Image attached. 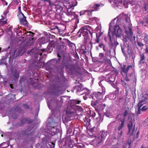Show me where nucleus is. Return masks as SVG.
<instances>
[{
	"label": "nucleus",
	"mask_w": 148,
	"mask_h": 148,
	"mask_svg": "<svg viewBox=\"0 0 148 148\" xmlns=\"http://www.w3.org/2000/svg\"><path fill=\"white\" fill-rule=\"evenodd\" d=\"M76 109H77V110H79V111H82V108L79 106H75Z\"/></svg>",
	"instance_id": "nucleus-47"
},
{
	"label": "nucleus",
	"mask_w": 148,
	"mask_h": 148,
	"mask_svg": "<svg viewBox=\"0 0 148 148\" xmlns=\"http://www.w3.org/2000/svg\"><path fill=\"white\" fill-rule=\"evenodd\" d=\"M141 110V109H138V111L137 112V114H141L140 111Z\"/></svg>",
	"instance_id": "nucleus-61"
},
{
	"label": "nucleus",
	"mask_w": 148,
	"mask_h": 148,
	"mask_svg": "<svg viewBox=\"0 0 148 148\" xmlns=\"http://www.w3.org/2000/svg\"><path fill=\"white\" fill-rule=\"evenodd\" d=\"M123 3L124 5L126 4H131L129 0H124Z\"/></svg>",
	"instance_id": "nucleus-39"
},
{
	"label": "nucleus",
	"mask_w": 148,
	"mask_h": 148,
	"mask_svg": "<svg viewBox=\"0 0 148 148\" xmlns=\"http://www.w3.org/2000/svg\"><path fill=\"white\" fill-rule=\"evenodd\" d=\"M81 102V101L77 100H73L71 101V103L75 104H79Z\"/></svg>",
	"instance_id": "nucleus-29"
},
{
	"label": "nucleus",
	"mask_w": 148,
	"mask_h": 148,
	"mask_svg": "<svg viewBox=\"0 0 148 148\" xmlns=\"http://www.w3.org/2000/svg\"><path fill=\"white\" fill-rule=\"evenodd\" d=\"M72 10V9H67V12H66V14L68 16H74V17L75 14L74 12L71 11Z\"/></svg>",
	"instance_id": "nucleus-20"
},
{
	"label": "nucleus",
	"mask_w": 148,
	"mask_h": 148,
	"mask_svg": "<svg viewBox=\"0 0 148 148\" xmlns=\"http://www.w3.org/2000/svg\"><path fill=\"white\" fill-rule=\"evenodd\" d=\"M133 121L132 119L130 120L129 122L127 125V127L129 129V132L132 135L133 134V133L135 131V129L134 128H132L133 126Z\"/></svg>",
	"instance_id": "nucleus-13"
},
{
	"label": "nucleus",
	"mask_w": 148,
	"mask_h": 148,
	"mask_svg": "<svg viewBox=\"0 0 148 148\" xmlns=\"http://www.w3.org/2000/svg\"><path fill=\"white\" fill-rule=\"evenodd\" d=\"M102 32H99L98 33H96V37H99V38L101 36Z\"/></svg>",
	"instance_id": "nucleus-46"
},
{
	"label": "nucleus",
	"mask_w": 148,
	"mask_h": 148,
	"mask_svg": "<svg viewBox=\"0 0 148 148\" xmlns=\"http://www.w3.org/2000/svg\"><path fill=\"white\" fill-rule=\"evenodd\" d=\"M121 47L122 52L123 53H125V48L126 47V46L124 45H121Z\"/></svg>",
	"instance_id": "nucleus-32"
},
{
	"label": "nucleus",
	"mask_w": 148,
	"mask_h": 148,
	"mask_svg": "<svg viewBox=\"0 0 148 148\" xmlns=\"http://www.w3.org/2000/svg\"><path fill=\"white\" fill-rule=\"evenodd\" d=\"M82 89H84L82 88V84H80L76 86L75 88V90L77 93L80 92H82Z\"/></svg>",
	"instance_id": "nucleus-19"
},
{
	"label": "nucleus",
	"mask_w": 148,
	"mask_h": 148,
	"mask_svg": "<svg viewBox=\"0 0 148 148\" xmlns=\"http://www.w3.org/2000/svg\"><path fill=\"white\" fill-rule=\"evenodd\" d=\"M147 108L145 106H143L141 108V110L143 111H144L146 110Z\"/></svg>",
	"instance_id": "nucleus-55"
},
{
	"label": "nucleus",
	"mask_w": 148,
	"mask_h": 148,
	"mask_svg": "<svg viewBox=\"0 0 148 148\" xmlns=\"http://www.w3.org/2000/svg\"><path fill=\"white\" fill-rule=\"evenodd\" d=\"M73 113L72 111H69L68 109L66 111V116L65 117V119L67 120V117L69 118L73 116Z\"/></svg>",
	"instance_id": "nucleus-21"
},
{
	"label": "nucleus",
	"mask_w": 148,
	"mask_h": 148,
	"mask_svg": "<svg viewBox=\"0 0 148 148\" xmlns=\"http://www.w3.org/2000/svg\"><path fill=\"white\" fill-rule=\"evenodd\" d=\"M85 10H83L81 11L80 12V15H84L85 14Z\"/></svg>",
	"instance_id": "nucleus-57"
},
{
	"label": "nucleus",
	"mask_w": 148,
	"mask_h": 148,
	"mask_svg": "<svg viewBox=\"0 0 148 148\" xmlns=\"http://www.w3.org/2000/svg\"><path fill=\"white\" fill-rule=\"evenodd\" d=\"M137 43L138 45L140 47H142L144 45V44H143L141 42L137 41Z\"/></svg>",
	"instance_id": "nucleus-45"
},
{
	"label": "nucleus",
	"mask_w": 148,
	"mask_h": 148,
	"mask_svg": "<svg viewBox=\"0 0 148 148\" xmlns=\"http://www.w3.org/2000/svg\"><path fill=\"white\" fill-rule=\"evenodd\" d=\"M101 106L102 107V108H104L106 106V105L105 104H103L101 103Z\"/></svg>",
	"instance_id": "nucleus-62"
},
{
	"label": "nucleus",
	"mask_w": 148,
	"mask_h": 148,
	"mask_svg": "<svg viewBox=\"0 0 148 148\" xmlns=\"http://www.w3.org/2000/svg\"><path fill=\"white\" fill-rule=\"evenodd\" d=\"M112 28H113L112 26H110L108 36L109 37L111 45L114 47L115 45L114 39H116L117 37L119 38L121 37L122 34V30L118 25L115 26L113 27L114 29L112 31L111 30Z\"/></svg>",
	"instance_id": "nucleus-1"
},
{
	"label": "nucleus",
	"mask_w": 148,
	"mask_h": 148,
	"mask_svg": "<svg viewBox=\"0 0 148 148\" xmlns=\"http://www.w3.org/2000/svg\"><path fill=\"white\" fill-rule=\"evenodd\" d=\"M77 2L74 0L69 3L67 2V5L66 6V9H73L75 6L76 5Z\"/></svg>",
	"instance_id": "nucleus-12"
},
{
	"label": "nucleus",
	"mask_w": 148,
	"mask_h": 148,
	"mask_svg": "<svg viewBox=\"0 0 148 148\" xmlns=\"http://www.w3.org/2000/svg\"><path fill=\"white\" fill-rule=\"evenodd\" d=\"M71 141L70 138H68L64 139L62 143L65 146H67L68 148H86L85 146L79 143L73 145L71 144Z\"/></svg>",
	"instance_id": "nucleus-3"
},
{
	"label": "nucleus",
	"mask_w": 148,
	"mask_h": 148,
	"mask_svg": "<svg viewBox=\"0 0 148 148\" xmlns=\"http://www.w3.org/2000/svg\"><path fill=\"white\" fill-rule=\"evenodd\" d=\"M101 138H100L102 140L104 139L107 136V132H106L104 131H103L101 132Z\"/></svg>",
	"instance_id": "nucleus-24"
},
{
	"label": "nucleus",
	"mask_w": 148,
	"mask_h": 148,
	"mask_svg": "<svg viewBox=\"0 0 148 148\" xmlns=\"http://www.w3.org/2000/svg\"><path fill=\"white\" fill-rule=\"evenodd\" d=\"M56 126H53L52 127L51 130L52 131H53V132L54 133H56Z\"/></svg>",
	"instance_id": "nucleus-37"
},
{
	"label": "nucleus",
	"mask_w": 148,
	"mask_h": 148,
	"mask_svg": "<svg viewBox=\"0 0 148 148\" xmlns=\"http://www.w3.org/2000/svg\"><path fill=\"white\" fill-rule=\"evenodd\" d=\"M104 81H101L99 83V86H101L102 88V87H104L103 85V84L104 83Z\"/></svg>",
	"instance_id": "nucleus-38"
},
{
	"label": "nucleus",
	"mask_w": 148,
	"mask_h": 148,
	"mask_svg": "<svg viewBox=\"0 0 148 148\" xmlns=\"http://www.w3.org/2000/svg\"><path fill=\"white\" fill-rule=\"evenodd\" d=\"M26 34V36H30L31 37L33 36V35L34 34L32 32H27Z\"/></svg>",
	"instance_id": "nucleus-35"
},
{
	"label": "nucleus",
	"mask_w": 148,
	"mask_h": 148,
	"mask_svg": "<svg viewBox=\"0 0 148 148\" xmlns=\"http://www.w3.org/2000/svg\"><path fill=\"white\" fill-rule=\"evenodd\" d=\"M114 43L115 45H114V47H116V46L119 45V43L117 41H115Z\"/></svg>",
	"instance_id": "nucleus-63"
},
{
	"label": "nucleus",
	"mask_w": 148,
	"mask_h": 148,
	"mask_svg": "<svg viewBox=\"0 0 148 148\" xmlns=\"http://www.w3.org/2000/svg\"><path fill=\"white\" fill-rule=\"evenodd\" d=\"M35 50L34 49H32L30 51H28L27 52L28 55L29 54L30 55H32L34 54V53Z\"/></svg>",
	"instance_id": "nucleus-31"
},
{
	"label": "nucleus",
	"mask_w": 148,
	"mask_h": 148,
	"mask_svg": "<svg viewBox=\"0 0 148 148\" xmlns=\"http://www.w3.org/2000/svg\"><path fill=\"white\" fill-rule=\"evenodd\" d=\"M99 4H95L93 7L95 10L96 11L99 9Z\"/></svg>",
	"instance_id": "nucleus-33"
},
{
	"label": "nucleus",
	"mask_w": 148,
	"mask_h": 148,
	"mask_svg": "<svg viewBox=\"0 0 148 148\" xmlns=\"http://www.w3.org/2000/svg\"><path fill=\"white\" fill-rule=\"evenodd\" d=\"M140 60L139 61L140 63H144L145 60V56L143 53H140Z\"/></svg>",
	"instance_id": "nucleus-22"
},
{
	"label": "nucleus",
	"mask_w": 148,
	"mask_h": 148,
	"mask_svg": "<svg viewBox=\"0 0 148 148\" xmlns=\"http://www.w3.org/2000/svg\"><path fill=\"white\" fill-rule=\"evenodd\" d=\"M42 144L45 145L48 147L54 148L55 144L53 142L47 143V138L46 137L42 138Z\"/></svg>",
	"instance_id": "nucleus-10"
},
{
	"label": "nucleus",
	"mask_w": 148,
	"mask_h": 148,
	"mask_svg": "<svg viewBox=\"0 0 148 148\" xmlns=\"http://www.w3.org/2000/svg\"><path fill=\"white\" fill-rule=\"evenodd\" d=\"M93 10H88L89 14H88V16L89 17L90 16H91L92 15V12L94 11Z\"/></svg>",
	"instance_id": "nucleus-48"
},
{
	"label": "nucleus",
	"mask_w": 148,
	"mask_h": 148,
	"mask_svg": "<svg viewBox=\"0 0 148 148\" xmlns=\"http://www.w3.org/2000/svg\"><path fill=\"white\" fill-rule=\"evenodd\" d=\"M49 5L50 6H52L53 5H54V3H53L50 0L49 2Z\"/></svg>",
	"instance_id": "nucleus-53"
},
{
	"label": "nucleus",
	"mask_w": 148,
	"mask_h": 148,
	"mask_svg": "<svg viewBox=\"0 0 148 148\" xmlns=\"http://www.w3.org/2000/svg\"><path fill=\"white\" fill-rule=\"evenodd\" d=\"M47 47V49H46V50H47V49L49 50L52 51V47L50 46V45H48Z\"/></svg>",
	"instance_id": "nucleus-52"
},
{
	"label": "nucleus",
	"mask_w": 148,
	"mask_h": 148,
	"mask_svg": "<svg viewBox=\"0 0 148 148\" xmlns=\"http://www.w3.org/2000/svg\"><path fill=\"white\" fill-rule=\"evenodd\" d=\"M1 2H2L3 5H8V3L6 2L5 0H1Z\"/></svg>",
	"instance_id": "nucleus-50"
},
{
	"label": "nucleus",
	"mask_w": 148,
	"mask_h": 148,
	"mask_svg": "<svg viewBox=\"0 0 148 148\" xmlns=\"http://www.w3.org/2000/svg\"><path fill=\"white\" fill-rule=\"evenodd\" d=\"M90 28V27L89 25L84 26L80 29L77 33V35L79 37L81 36V34H82L83 36L84 37V42L85 43H86L90 40V38L88 36V31L91 35V37L92 36V32L88 29Z\"/></svg>",
	"instance_id": "nucleus-2"
},
{
	"label": "nucleus",
	"mask_w": 148,
	"mask_h": 148,
	"mask_svg": "<svg viewBox=\"0 0 148 148\" xmlns=\"http://www.w3.org/2000/svg\"><path fill=\"white\" fill-rule=\"evenodd\" d=\"M18 16L19 18L20 24L23 25L25 26H28V23L26 19V17L21 12H19Z\"/></svg>",
	"instance_id": "nucleus-6"
},
{
	"label": "nucleus",
	"mask_w": 148,
	"mask_h": 148,
	"mask_svg": "<svg viewBox=\"0 0 148 148\" xmlns=\"http://www.w3.org/2000/svg\"><path fill=\"white\" fill-rule=\"evenodd\" d=\"M133 33L132 32V30L130 28H129V32L127 33V35L128 37L130 38H131L133 36Z\"/></svg>",
	"instance_id": "nucleus-25"
},
{
	"label": "nucleus",
	"mask_w": 148,
	"mask_h": 148,
	"mask_svg": "<svg viewBox=\"0 0 148 148\" xmlns=\"http://www.w3.org/2000/svg\"><path fill=\"white\" fill-rule=\"evenodd\" d=\"M142 102H139L138 104V108L140 109V108L143 106V104H142Z\"/></svg>",
	"instance_id": "nucleus-41"
},
{
	"label": "nucleus",
	"mask_w": 148,
	"mask_h": 148,
	"mask_svg": "<svg viewBox=\"0 0 148 148\" xmlns=\"http://www.w3.org/2000/svg\"><path fill=\"white\" fill-rule=\"evenodd\" d=\"M134 66L133 65H126L123 64L121 65V70L125 74L127 73V72H130V70H133V68Z\"/></svg>",
	"instance_id": "nucleus-8"
},
{
	"label": "nucleus",
	"mask_w": 148,
	"mask_h": 148,
	"mask_svg": "<svg viewBox=\"0 0 148 148\" xmlns=\"http://www.w3.org/2000/svg\"><path fill=\"white\" fill-rule=\"evenodd\" d=\"M20 28L19 27L15 28L14 29V31L16 32V34H18L19 33L21 32V30L20 29Z\"/></svg>",
	"instance_id": "nucleus-30"
},
{
	"label": "nucleus",
	"mask_w": 148,
	"mask_h": 148,
	"mask_svg": "<svg viewBox=\"0 0 148 148\" xmlns=\"http://www.w3.org/2000/svg\"><path fill=\"white\" fill-rule=\"evenodd\" d=\"M29 131V130H25L24 132V135H28V134H29L30 132Z\"/></svg>",
	"instance_id": "nucleus-51"
},
{
	"label": "nucleus",
	"mask_w": 148,
	"mask_h": 148,
	"mask_svg": "<svg viewBox=\"0 0 148 148\" xmlns=\"http://www.w3.org/2000/svg\"><path fill=\"white\" fill-rule=\"evenodd\" d=\"M12 75L13 77L14 82L18 80L19 77V74L17 70H15L12 71Z\"/></svg>",
	"instance_id": "nucleus-17"
},
{
	"label": "nucleus",
	"mask_w": 148,
	"mask_h": 148,
	"mask_svg": "<svg viewBox=\"0 0 148 148\" xmlns=\"http://www.w3.org/2000/svg\"><path fill=\"white\" fill-rule=\"evenodd\" d=\"M105 88L102 87V92L99 91L95 92L89 97L90 98H92L95 100H100L102 98L103 96L105 94Z\"/></svg>",
	"instance_id": "nucleus-4"
},
{
	"label": "nucleus",
	"mask_w": 148,
	"mask_h": 148,
	"mask_svg": "<svg viewBox=\"0 0 148 148\" xmlns=\"http://www.w3.org/2000/svg\"><path fill=\"white\" fill-rule=\"evenodd\" d=\"M52 100H51V101H48L47 102V103L48 105V107H49V108L50 109V106H51V105L52 104Z\"/></svg>",
	"instance_id": "nucleus-40"
},
{
	"label": "nucleus",
	"mask_w": 148,
	"mask_h": 148,
	"mask_svg": "<svg viewBox=\"0 0 148 148\" xmlns=\"http://www.w3.org/2000/svg\"><path fill=\"white\" fill-rule=\"evenodd\" d=\"M99 56L100 57L99 58L100 59H104V55L103 53H100L99 55Z\"/></svg>",
	"instance_id": "nucleus-42"
},
{
	"label": "nucleus",
	"mask_w": 148,
	"mask_h": 148,
	"mask_svg": "<svg viewBox=\"0 0 148 148\" xmlns=\"http://www.w3.org/2000/svg\"><path fill=\"white\" fill-rule=\"evenodd\" d=\"M20 55H21V51L19 50H16L15 51L13 54H10V58L12 59H13Z\"/></svg>",
	"instance_id": "nucleus-16"
},
{
	"label": "nucleus",
	"mask_w": 148,
	"mask_h": 148,
	"mask_svg": "<svg viewBox=\"0 0 148 148\" xmlns=\"http://www.w3.org/2000/svg\"><path fill=\"white\" fill-rule=\"evenodd\" d=\"M125 20L126 22H129L130 21V18L128 17H127L125 18Z\"/></svg>",
	"instance_id": "nucleus-64"
},
{
	"label": "nucleus",
	"mask_w": 148,
	"mask_h": 148,
	"mask_svg": "<svg viewBox=\"0 0 148 148\" xmlns=\"http://www.w3.org/2000/svg\"><path fill=\"white\" fill-rule=\"evenodd\" d=\"M6 23V21H2V20H0V24H5Z\"/></svg>",
	"instance_id": "nucleus-56"
},
{
	"label": "nucleus",
	"mask_w": 148,
	"mask_h": 148,
	"mask_svg": "<svg viewBox=\"0 0 148 148\" xmlns=\"http://www.w3.org/2000/svg\"><path fill=\"white\" fill-rule=\"evenodd\" d=\"M128 74H126V76L125 80L127 82H128L132 79L133 77L135 75V72L134 70V67H133V70H130V72H128Z\"/></svg>",
	"instance_id": "nucleus-9"
},
{
	"label": "nucleus",
	"mask_w": 148,
	"mask_h": 148,
	"mask_svg": "<svg viewBox=\"0 0 148 148\" xmlns=\"http://www.w3.org/2000/svg\"><path fill=\"white\" fill-rule=\"evenodd\" d=\"M125 122V118L121 120L119 122V125L115 128V130L120 136L122 135V129L124 126Z\"/></svg>",
	"instance_id": "nucleus-5"
},
{
	"label": "nucleus",
	"mask_w": 148,
	"mask_h": 148,
	"mask_svg": "<svg viewBox=\"0 0 148 148\" xmlns=\"http://www.w3.org/2000/svg\"><path fill=\"white\" fill-rule=\"evenodd\" d=\"M96 100L95 101H92L91 102V105L92 106L94 107H96L98 106V101Z\"/></svg>",
	"instance_id": "nucleus-27"
},
{
	"label": "nucleus",
	"mask_w": 148,
	"mask_h": 148,
	"mask_svg": "<svg viewBox=\"0 0 148 148\" xmlns=\"http://www.w3.org/2000/svg\"><path fill=\"white\" fill-rule=\"evenodd\" d=\"M5 104L2 101H0V109H2L5 106Z\"/></svg>",
	"instance_id": "nucleus-34"
},
{
	"label": "nucleus",
	"mask_w": 148,
	"mask_h": 148,
	"mask_svg": "<svg viewBox=\"0 0 148 148\" xmlns=\"http://www.w3.org/2000/svg\"><path fill=\"white\" fill-rule=\"evenodd\" d=\"M127 51V53L128 54L129 56H132L134 54L133 52L132 51V49L130 48L129 45H127L126 47Z\"/></svg>",
	"instance_id": "nucleus-23"
},
{
	"label": "nucleus",
	"mask_w": 148,
	"mask_h": 148,
	"mask_svg": "<svg viewBox=\"0 0 148 148\" xmlns=\"http://www.w3.org/2000/svg\"><path fill=\"white\" fill-rule=\"evenodd\" d=\"M102 140L99 136H96L95 138L92 141L91 143L94 146H97Z\"/></svg>",
	"instance_id": "nucleus-14"
},
{
	"label": "nucleus",
	"mask_w": 148,
	"mask_h": 148,
	"mask_svg": "<svg viewBox=\"0 0 148 148\" xmlns=\"http://www.w3.org/2000/svg\"><path fill=\"white\" fill-rule=\"evenodd\" d=\"M24 77H21L20 80L19 82L20 84H22V82H24Z\"/></svg>",
	"instance_id": "nucleus-44"
},
{
	"label": "nucleus",
	"mask_w": 148,
	"mask_h": 148,
	"mask_svg": "<svg viewBox=\"0 0 148 148\" xmlns=\"http://www.w3.org/2000/svg\"><path fill=\"white\" fill-rule=\"evenodd\" d=\"M60 60V58L59 57L57 60L53 59L47 62V64L49 66H54L56 63H58L59 62Z\"/></svg>",
	"instance_id": "nucleus-15"
},
{
	"label": "nucleus",
	"mask_w": 148,
	"mask_h": 148,
	"mask_svg": "<svg viewBox=\"0 0 148 148\" xmlns=\"http://www.w3.org/2000/svg\"><path fill=\"white\" fill-rule=\"evenodd\" d=\"M80 132L79 128H75L74 130L73 131V133L76 135H78L80 133Z\"/></svg>",
	"instance_id": "nucleus-28"
},
{
	"label": "nucleus",
	"mask_w": 148,
	"mask_h": 148,
	"mask_svg": "<svg viewBox=\"0 0 148 148\" xmlns=\"http://www.w3.org/2000/svg\"><path fill=\"white\" fill-rule=\"evenodd\" d=\"M126 98L125 97H123L117 98L116 100V103L117 105L120 107H123L125 104Z\"/></svg>",
	"instance_id": "nucleus-7"
},
{
	"label": "nucleus",
	"mask_w": 148,
	"mask_h": 148,
	"mask_svg": "<svg viewBox=\"0 0 148 148\" xmlns=\"http://www.w3.org/2000/svg\"><path fill=\"white\" fill-rule=\"evenodd\" d=\"M82 91H86V92H85V93L84 94L85 95H83V97L84 100H86L87 99L88 97L90 98L89 96H91V95H89L90 93V91L87 88H84V89H82Z\"/></svg>",
	"instance_id": "nucleus-18"
},
{
	"label": "nucleus",
	"mask_w": 148,
	"mask_h": 148,
	"mask_svg": "<svg viewBox=\"0 0 148 148\" xmlns=\"http://www.w3.org/2000/svg\"><path fill=\"white\" fill-rule=\"evenodd\" d=\"M127 114H128L127 111V110H126L124 111V113H123V116L124 117V118L123 119H124V118L125 119V117L127 115Z\"/></svg>",
	"instance_id": "nucleus-43"
},
{
	"label": "nucleus",
	"mask_w": 148,
	"mask_h": 148,
	"mask_svg": "<svg viewBox=\"0 0 148 148\" xmlns=\"http://www.w3.org/2000/svg\"><path fill=\"white\" fill-rule=\"evenodd\" d=\"M66 68L67 69H69L71 71L74 69V66L73 64H67L66 66Z\"/></svg>",
	"instance_id": "nucleus-26"
},
{
	"label": "nucleus",
	"mask_w": 148,
	"mask_h": 148,
	"mask_svg": "<svg viewBox=\"0 0 148 148\" xmlns=\"http://www.w3.org/2000/svg\"><path fill=\"white\" fill-rule=\"evenodd\" d=\"M105 115L106 116L109 118L111 117L112 116L111 114L108 112H106L105 114Z\"/></svg>",
	"instance_id": "nucleus-54"
},
{
	"label": "nucleus",
	"mask_w": 148,
	"mask_h": 148,
	"mask_svg": "<svg viewBox=\"0 0 148 148\" xmlns=\"http://www.w3.org/2000/svg\"><path fill=\"white\" fill-rule=\"evenodd\" d=\"M95 42L97 43L99 42V37H96V38L95 39Z\"/></svg>",
	"instance_id": "nucleus-59"
},
{
	"label": "nucleus",
	"mask_w": 148,
	"mask_h": 148,
	"mask_svg": "<svg viewBox=\"0 0 148 148\" xmlns=\"http://www.w3.org/2000/svg\"><path fill=\"white\" fill-rule=\"evenodd\" d=\"M116 78V75L114 74H109L107 75L106 77L107 82L112 84Z\"/></svg>",
	"instance_id": "nucleus-11"
},
{
	"label": "nucleus",
	"mask_w": 148,
	"mask_h": 148,
	"mask_svg": "<svg viewBox=\"0 0 148 148\" xmlns=\"http://www.w3.org/2000/svg\"><path fill=\"white\" fill-rule=\"evenodd\" d=\"M58 1H60V2L62 3H65L67 1H68L69 0H57Z\"/></svg>",
	"instance_id": "nucleus-49"
},
{
	"label": "nucleus",
	"mask_w": 148,
	"mask_h": 148,
	"mask_svg": "<svg viewBox=\"0 0 148 148\" xmlns=\"http://www.w3.org/2000/svg\"><path fill=\"white\" fill-rule=\"evenodd\" d=\"M26 119H23L21 120V122L22 124H23L26 121Z\"/></svg>",
	"instance_id": "nucleus-58"
},
{
	"label": "nucleus",
	"mask_w": 148,
	"mask_h": 148,
	"mask_svg": "<svg viewBox=\"0 0 148 148\" xmlns=\"http://www.w3.org/2000/svg\"><path fill=\"white\" fill-rule=\"evenodd\" d=\"M133 140H129L128 141V143L130 146L131 144L132 143V142Z\"/></svg>",
	"instance_id": "nucleus-60"
},
{
	"label": "nucleus",
	"mask_w": 148,
	"mask_h": 148,
	"mask_svg": "<svg viewBox=\"0 0 148 148\" xmlns=\"http://www.w3.org/2000/svg\"><path fill=\"white\" fill-rule=\"evenodd\" d=\"M5 59H4V58H2L1 59V62L0 63V65H1L2 64H6V62L5 61Z\"/></svg>",
	"instance_id": "nucleus-36"
}]
</instances>
